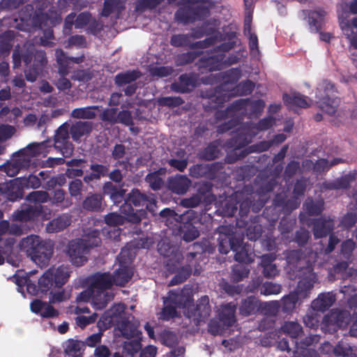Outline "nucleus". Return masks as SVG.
I'll list each match as a JSON object with an SVG mask.
<instances>
[{
  "mask_svg": "<svg viewBox=\"0 0 357 357\" xmlns=\"http://www.w3.org/2000/svg\"><path fill=\"white\" fill-rule=\"evenodd\" d=\"M128 250L123 249L121 252L119 260L121 266L116 271L114 278L107 273H97L91 277V287L82 292L77 297L79 301L87 302L91 300V303L96 309H102L108 301L113 298V294L107 291L112 284L122 286L130 279L132 272L126 264L130 260L126 259Z\"/></svg>",
  "mask_w": 357,
  "mask_h": 357,
  "instance_id": "f257e3e1",
  "label": "nucleus"
},
{
  "mask_svg": "<svg viewBox=\"0 0 357 357\" xmlns=\"http://www.w3.org/2000/svg\"><path fill=\"white\" fill-rule=\"evenodd\" d=\"M125 307L122 304L115 305L109 312L105 315L98 322V326L100 330L105 329L111 324H116L121 333L128 340L125 342L124 350L131 354L137 353L141 348L140 335L129 321V317H127L124 312Z\"/></svg>",
  "mask_w": 357,
  "mask_h": 357,
  "instance_id": "f03ea898",
  "label": "nucleus"
},
{
  "mask_svg": "<svg viewBox=\"0 0 357 357\" xmlns=\"http://www.w3.org/2000/svg\"><path fill=\"white\" fill-rule=\"evenodd\" d=\"M182 297L181 295L170 294L165 301V307L160 314L162 319L168 320L177 315L176 307L184 309V314L189 318L193 317L195 320H199L208 314V298H202L196 308L190 298H187L183 305L181 303Z\"/></svg>",
  "mask_w": 357,
  "mask_h": 357,
  "instance_id": "7ed1b4c3",
  "label": "nucleus"
},
{
  "mask_svg": "<svg viewBox=\"0 0 357 357\" xmlns=\"http://www.w3.org/2000/svg\"><path fill=\"white\" fill-rule=\"evenodd\" d=\"M70 271L66 266L52 267L46 271L38 280V288L42 292L50 291V301L52 303L61 302L66 299L67 295L63 291H54L60 288L68 280Z\"/></svg>",
  "mask_w": 357,
  "mask_h": 357,
  "instance_id": "20e7f679",
  "label": "nucleus"
},
{
  "mask_svg": "<svg viewBox=\"0 0 357 357\" xmlns=\"http://www.w3.org/2000/svg\"><path fill=\"white\" fill-rule=\"evenodd\" d=\"M20 248L31 257L38 266L47 264L52 257L53 243L51 241H43L38 236H29L20 243Z\"/></svg>",
  "mask_w": 357,
  "mask_h": 357,
  "instance_id": "39448f33",
  "label": "nucleus"
},
{
  "mask_svg": "<svg viewBox=\"0 0 357 357\" xmlns=\"http://www.w3.org/2000/svg\"><path fill=\"white\" fill-rule=\"evenodd\" d=\"M100 243L96 231L85 234L82 239L73 241L70 243L68 254L73 264L81 266L86 261V255L90 248L97 246Z\"/></svg>",
  "mask_w": 357,
  "mask_h": 357,
  "instance_id": "423d86ee",
  "label": "nucleus"
},
{
  "mask_svg": "<svg viewBox=\"0 0 357 357\" xmlns=\"http://www.w3.org/2000/svg\"><path fill=\"white\" fill-rule=\"evenodd\" d=\"M45 147V144L44 143L33 144L27 146L25 150L15 155L11 160L4 167L6 174L9 176H14L20 169L28 167L31 155H45L46 153V151H43Z\"/></svg>",
  "mask_w": 357,
  "mask_h": 357,
  "instance_id": "0eeeda50",
  "label": "nucleus"
},
{
  "mask_svg": "<svg viewBox=\"0 0 357 357\" xmlns=\"http://www.w3.org/2000/svg\"><path fill=\"white\" fill-rule=\"evenodd\" d=\"M39 185V179L35 176L30 175L28 178H17L1 184L0 190L5 194L9 200L15 201L22 197V190L23 188H36Z\"/></svg>",
  "mask_w": 357,
  "mask_h": 357,
  "instance_id": "6e6552de",
  "label": "nucleus"
},
{
  "mask_svg": "<svg viewBox=\"0 0 357 357\" xmlns=\"http://www.w3.org/2000/svg\"><path fill=\"white\" fill-rule=\"evenodd\" d=\"M146 199L144 196L139 191H133L128 198V202L125 204L121 210L126 215V219L132 222H138L144 215V212L137 209H134L130 206L132 204L135 206L144 205Z\"/></svg>",
  "mask_w": 357,
  "mask_h": 357,
  "instance_id": "1a4fd4ad",
  "label": "nucleus"
},
{
  "mask_svg": "<svg viewBox=\"0 0 357 357\" xmlns=\"http://www.w3.org/2000/svg\"><path fill=\"white\" fill-rule=\"evenodd\" d=\"M308 273L307 278L299 282L296 292L291 293L288 296L284 298L283 302L285 310H289L294 308L299 299L307 296V291L310 289L314 284L313 274L310 270H308Z\"/></svg>",
  "mask_w": 357,
  "mask_h": 357,
  "instance_id": "9d476101",
  "label": "nucleus"
},
{
  "mask_svg": "<svg viewBox=\"0 0 357 357\" xmlns=\"http://www.w3.org/2000/svg\"><path fill=\"white\" fill-rule=\"evenodd\" d=\"M235 305L231 303L222 305L219 310V319L222 327L216 325L215 322H211L209 326V331L214 335L222 334L225 331V326H230L235 322L234 317Z\"/></svg>",
  "mask_w": 357,
  "mask_h": 357,
  "instance_id": "9b49d317",
  "label": "nucleus"
},
{
  "mask_svg": "<svg viewBox=\"0 0 357 357\" xmlns=\"http://www.w3.org/2000/svg\"><path fill=\"white\" fill-rule=\"evenodd\" d=\"M68 129L65 125L59 128L55 135V149L59 150L62 155L66 157H70L73 151L72 144L68 141Z\"/></svg>",
  "mask_w": 357,
  "mask_h": 357,
  "instance_id": "f8f14e48",
  "label": "nucleus"
},
{
  "mask_svg": "<svg viewBox=\"0 0 357 357\" xmlns=\"http://www.w3.org/2000/svg\"><path fill=\"white\" fill-rule=\"evenodd\" d=\"M32 273V272H30L28 275L23 271H17L13 278V281L18 286L17 291L23 296H24L23 289L24 286L26 287V290L29 294L33 295L38 294V289H36V285L33 284L29 278V275H31Z\"/></svg>",
  "mask_w": 357,
  "mask_h": 357,
  "instance_id": "ddd939ff",
  "label": "nucleus"
},
{
  "mask_svg": "<svg viewBox=\"0 0 357 357\" xmlns=\"http://www.w3.org/2000/svg\"><path fill=\"white\" fill-rule=\"evenodd\" d=\"M349 313L347 312H332L329 316L324 318V322L326 326H334L335 330L336 327H344L349 323Z\"/></svg>",
  "mask_w": 357,
  "mask_h": 357,
  "instance_id": "4468645a",
  "label": "nucleus"
},
{
  "mask_svg": "<svg viewBox=\"0 0 357 357\" xmlns=\"http://www.w3.org/2000/svg\"><path fill=\"white\" fill-rule=\"evenodd\" d=\"M31 310L36 313L39 314L43 317H53L58 314V312L52 306L40 300L33 301L30 305Z\"/></svg>",
  "mask_w": 357,
  "mask_h": 357,
  "instance_id": "2eb2a0df",
  "label": "nucleus"
},
{
  "mask_svg": "<svg viewBox=\"0 0 357 357\" xmlns=\"http://www.w3.org/2000/svg\"><path fill=\"white\" fill-rule=\"evenodd\" d=\"M333 302V295L330 294H321L313 301L312 307L317 310L324 311L331 306Z\"/></svg>",
  "mask_w": 357,
  "mask_h": 357,
  "instance_id": "dca6fc26",
  "label": "nucleus"
},
{
  "mask_svg": "<svg viewBox=\"0 0 357 357\" xmlns=\"http://www.w3.org/2000/svg\"><path fill=\"white\" fill-rule=\"evenodd\" d=\"M84 349V343L82 342L70 340L65 343V352L69 357L83 354Z\"/></svg>",
  "mask_w": 357,
  "mask_h": 357,
  "instance_id": "f3484780",
  "label": "nucleus"
},
{
  "mask_svg": "<svg viewBox=\"0 0 357 357\" xmlns=\"http://www.w3.org/2000/svg\"><path fill=\"white\" fill-rule=\"evenodd\" d=\"M69 224L68 216L63 215L51 221L47 226V230L49 232H58L65 229Z\"/></svg>",
  "mask_w": 357,
  "mask_h": 357,
  "instance_id": "a211bd4d",
  "label": "nucleus"
},
{
  "mask_svg": "<svg viewBox=\"0 0 357 357\" xmlns=\"http://www.w3.org/2000/svg\"><path fill=\"white\" fill-rule=\"evenodd\" d=\"M38 207L36 206H31L22 211H17L14 214V217L16 220L20 221H27L36 217L38 215Z\"/></svg>",
  "mask_w": 357,
  "mask_h": 357,
  "instance_id": "6ab92c4d",
  "label": "nucleus"
},
{
  "mask_svg": "<svg viewBox=\"0 0 357 357\" xmlns=\"http://www.w3.org/2000/svg\"><path fill=\"white\" fill-rule=\"evenodd\" d=\"M231 249L236 252L235 259L236 261L250 263L253 261L251 253H249V250L246 247H243L240 250L237 248L233 242H231Z\"/></svg>",
  "mask_w": 357,
  "mask_h": 357,
  "instance_id": "aec40b11",
  "label": "nucleus"
},
{
  "mask_svg": "<svg viewBox=\"0 0 357 357\" xmlns=\"http://www.w3.org/2000/svg\"><path fill=\"white\" fill-rule=\"evenodd\" d=\"M283 99L289 105H296L299 107H306L309 105L306 98L300 94L284 95Z\"/></svg>",
  "mask_w": 357,
  "mask_h": 357,
  "instance_id": "412c9836",
  "label": "nucleus"
},
{
  "mask_svg": "<svg viewBox=\"0 0 357 357\" xmlns=\"http://www.w3.org/2000/svg\"><path fill=\"white\" fill-rule=\"evenodd\" d=\"M99 109L97 107H88L76 109L73 112V116L80 119H92L96 116Z\"/></svg>",
  "mask_w": 357,
  "mask_h": 357,
  "instance_id": "4be33fe9",
  "label": "nucleus"
},
{
  "mask_svg": "<svg viewBox=\"0 0 357 357\" xmlns=\"http://www.w3.org/2000/svg\"><path fill=\"white\" fill-rule=\"evenodd\" d=\"M72 137L75 140H78L82 136L87 134L91 130V126L88 123H77L71 128Z\"/></svg>",
  "mask_w": 357,
  "mask_h": 357,
  "instance_id": "5701e85b",
  "label": "nucleus"
},
{
  "mask_svg": "<svg viewBox=\"0 0 357 357\" xmlns=\"http://www.w3.org/2000/svg\"><path fill=\"white\" fill-rule=\"evenodd\" d=\"M259 307V302L255 298H248L243 303L240 308L241 312L245 315H249Z\"/></svg>",
  "mask_w": 357,
  "mask_h": 357,
  "instance_id": "b1692460",
  "label": "nucleus"
},
{
  "mask_svg": "<svg viewBox=\"0 0 357 357\" xmlns=\"http://www.w3.org/2000/svg\"><path fill=\"white\" fill-rule=\"evenodd\" d=\"M282 331L291 337H296L301 333V326L294 321L286 322L282 326Z\"/></svg>",
  "mask_w": 357,
  "mask_h": 357,
  "instance_id": "393cba45",
  "label": "nucleus"
},
{
  "mask_svg": "<svg viewBox=\"0 0 357 357\" xmlns=\"http://www.w3.org/2000/svg\"><path fill=\"white\" fill-rule=\"evenodd\" d=\"M189 186V181L186 178H176L174 183L172 184V188L177 194H183Z\"/></svg>",
  "mask_w": 357,
  "mask_h": 357,
  "instance_id": "a878e982",
  "label": "nucleus"
},
{
  "mask_svg": "<svg viewBox=\"0 0 357 357\" xmlns=\"http://www.w3.org/2000/svg\"><path fill=\"white\" fill-rule=\"evenodd\" d=\"M139 76L137 72H126L125 73L119 74L116 76V82L119 85L130 83V82L136 79Z\"/></svg>",
  "mask_w": 357,
  "mask_h": 357,
  "instance_id": "bb28decb",
  "label": "nucleus"
},
{
  "mask_svg": "<svg viewBox=\"0 0 357 357\" xmlns=\"http://www.w3.org/2000/svg\"><path fill=\"white\" fill-rule=\"evenodd\" d=\"M124 221L125 218L116 213H110L105 217V222L109 227H116L123 225Z\"/></svg>",
  "mask_w": 357,
  "mask_h": 357,
  "instance_id": "cd10ccee",
  "label": "nucleus"
},
{
  "mask_svg": "<svg viewBox=\"0 0 357 357\" xmlns=\"http://www.w3.org/2000/svg\"><path fill=\"white\" fill-rule=\"evenodd\" d=\"M121 8V2L120 0H105L102 14V15L107 16L114 9H119Z\"/></svg>",
  "mask_w": 357,
  "mask_h": 357,
  "instance_id": "c85d7f7f",
  "label": "nucleus"
},
{
  "mask_svg": "<svg viewBox=\"0 0 357 357\" xmlns=\"http://www.w3.org/2000/svg\"><path fill=\"white\" fill-rule=\"evenodd\" d=\"M162 170H160L159 172L151 173L146 176L147 182L153 190L159 189L162 184V179L159 176Z\"/></svg>",
  "mask_w": 357,
  "mask_h": 357,
  "instance_id": "c756f323",
  "label": "nucleus"
},
{
  "mask_svg": "<svg viewBox=\"0 0 357 357\" xmlns=\"http://www.w3.org/2000/svg\"><path fill=\"white\" fill-rule=\"evenodd\" d=\"M84 206L87 209L96 210L101 206V197L100 195H93L88 197L84 202Z\"/></svg>",
  "mask_w": 357,
  "mask_h": 357,
  "instance_id": "7c9ffc66",
  "label": "nucleus"
},
{
  "mask_svg": "<svg viewBox=\"0 0 357 357\" xmlns=\"http://www.w3.org/2000/svg\"><path fill=\"white\" fill-rule=\"evenodd\" d=\"M264 295L278 294L280 292V286L271 282L264 283L260 289Z\"/></svg>",
  "mask_w": 357,
  "mask_h": 357,
  "instance_id": "2f4dec72",
  "label": "nucleus"
},
{
  "mask_svg": "<svg viewBox=\"0 0 357 357\" xmlns=\"http://www.w3.org/2000/svg\"><path fill=\"white\" fill-rule=\"evenodd\" d=\"M271 257L264 255L263 257V266H264V273L268 277H273L277 275L278 270L275 264H266V259H269Z\"/></svg>",
  "mask_w": 357,
  "mask_h": 357,
  "instance_id": "473e14b6",
  "label": "nucleus"
},
{
  "mask_svg": "<svg viewBox=\"0 0 357 357\" xmlns=\"http://www.w3.org/2000/svg\"><path fill=\"white\" fill-rule=\"evenodd\" d=\"M338 105V101L337 100H333L331 102H328V100H324L320 102L321 109L325 112L329 114H333L335 112L336 108Z\"/></svg>",
  "mask_w": 357,
  "mask_h": 357,
  "instance_id": "72a5a7b5",
  "label": "nucleus"
},
{
  "mask_svg": "<svg viewBox=\"0 0 357 357\" xmlns=\"http://www.w3.org/2000/svg\"><path fill=\"white\" fill-rule=\"evenodd\" d=\"M15 133V128L10 126H0V142L11 137Z\"/></svg>",
  "mask_w": 357,
  "mask_h": 357,
  "instance_id": "f704fd0d",
  "label": "nucleus"
},
{
  "mask_svg": "<svg viewBox=\"0 0 357 357\" xmlns=\"http://www.w3.org/2000/svg\"><path fill=\"white\" fill-rule=\"evenodd\" d=\"M96 319L97 314L95 313L90 317L79 316L76 318V323L81 328H84L86 325L93 323Z\"/></svg>",
  "mask_w": 357,
  "mask_h": 357,
  "instance_id": "c9c22d12",
  "label": "nucleus"
},
{
  "mask_svg": "<svg viewBox=\"0 0 357 357\" xmlns=\"http://www.w3.org/2000/svg\"><path fill=\"white\" fill-rule=\"evenodd\" d=\"M48 195L43 191H35L29 195V199L35 202H45L47 200Z\"/></svg>",
  "mask_w": 357,
  "mask_h": 357,
  "instance_id": "e433bc0d",
  "label": "nucleus"
},
{
  "mask_svg": "<svg viewBox=\"0 0 357 357\" xmlns=\"http://www.w3.org/2000/svg\"><path fill=\"white\" fill-rule=\"evenodd\" d=\"M183 232V239L185 241H192L199 236V231L192 225H189Z\"/></svg>",
  "mask_w": 357,
  "mask_h": 357,
  "instance_id": "4c0bfd02",
  "label": "nucleus"
},
{
  "mask_svg": "<svg viewBox=\"0 0 357 357\" xmlns=\"http://www.w3.org/2000/svg\"><path fill=\"white\" fill-rule=\"evenodd\" d=\"M110 351L105 345H100L96 348L94 353L90 357H109Z\"/></svg>",
  "mask_w": 357,
  "mask_h": 357,
  "instance_id": "58836bf2",
  "label": "nucleus"
},
{
  "mask_svg": "<svg viewBox=\"0 0 357 357\" xmlns=\"http://www.w3.org/2000/svg\"><path fill=\"white\" fill-rule=\"evenodd\" d=\"M90 20V16L87 13H82L79 15L75 20V26L76 28H82Z\"/></svg>",
  "mask_w": 357,
  "mask_h": 357,
  "instance_id": "ea45409f",
  "label": "nucleus"
},
{
  "mask_svg": "<svg viewBox=\"0 0 357 357\" xmlns=\"http://www.w3.org/2000/svg\"><path fill=\"white\" fill-rule=\"evenodd\" d=\"M103 234L110 239L116 240L120 236V230L116 227L104 228Z\"/></svg>",
  "mask_w": 357,
  "mask_h": 357,
  "instance_id": "a19ab883",
  "label": "nucleus"
},
{
  "mask_svg": "<svg viewBox=\"0 0 357 357\" xmlns=\"http://www.w3.org/2000/svg\"><path fill=\"white\" fill-rule=\"evenodd\" d=\"M101 337L102 334L100 333L93 334L86 339L85 344L91 347H95L100 342Z\"/></svg>",
  "mask_w": 357,
  "mask_h": 357,
  "instance_id": "79ce46f5",
  "label": "nucleus"
},
{
  "mask_svg": "<svg viewBox=\"0 0 357 357\" xmlns=\"http://www.w3.org/2000/svg\"><path fill=\"white\" fill-rule=\"evenodd\" d=\"M341 26L344 34L349 38L351 45L357 48V36H350V32H351L350 26L347 24H343L342 23H341Z\"/></svg>",
  "mask_w": 357,
  "mask_h": 357,
  "instance_id": "37998d69",
  "label": "nucleus"
},
{
  "mask_svg": "<svg viewBox=\"0 0 357 357\" xmlns=\"http://www.w3.org/2000/svg\"><path fill=\"white\" fill-rule=\"evenodd\" d=\"M157 353L155 347L150 345L142 350L140 357H155Z\"/></svg>",
  "mask_w": 357,
  "mask_h": 357,
  "instance_id": "c03bdc74",
  "label": "nucleus"
},
{
  "mask_svg": "<svg viewBox=\"0 0 357 357\" xmlns=\"http://www.w3.org/2000/svg\"><path fill=\"white\" fill-rule=\"evenodd\" d=\"M82 183L79 180H75L70 184L69 190L70 194L73 196H76L81 189Z\"/></svg>",
  "mask_w": 357,
  "mask_h": 357,
  "instance_id": "a18cd8bd",
  "label": "nucleus"
},
{
  "mask_svg": "<svg viewBox=\"0 0 357 357\" xmlns=\"http://www.w3.org/2000/svg\"><path fill=\"white\" fill-rule=\"evenodd\" d=\"M169 163L170 165L175 167L180 171H183L187 165V163L184 160H171Z\"/></svg>",
  "mask_w": 357,
  "mask_h": 357,
  "instance_id": "49530a36",
  "label": "nucleus"
},
{
  "mask_svg": "<svg viewBox=\"0 0 357 357\" xmlns=\"http://www.w3.org/2000/svg\"><path fill=\"white\" fill-rule=\"evenodd\" d=\"M171 43L174 46H181L185 44V38L181 35L174 36L172 38Z\"/></svg>",
  "mask_w": 357,
  "mask_h": 357,
  "instance_id": "de8ad7c7",
  "label": "nucleus"
},
{
  "mask_svg": "<svg viewBox=\"0 0 357 357\" xmlns=\"http://www.w3.org/2000/svg\"><path fill=\"white\" fill-rule=\"evenodd\" d=\"M57 86L60 90H65L70 88V83L68 79L61 77L57 82Z\"/></svg>",
  "mask_w": 357,
  "mask_h": 357,
  "instance_id": "09e8293b",
  "label": "nucleus"
},
{
  "mask_svg": "<svg viewBox=\"0 0 357 357\" xmlns=\"http://www.w3.org/2000/svg\"><path fill=\"white\" fill-rule=\"evenodd\" d=\"M91 169L94 172L93 176L96 178H98L101 174H104L106 172V169L103 166L98 165H93Z\"/></svg>",
  "mask_w": 357,
  "mask_h": 357,
  "instance_id": "8fccbe9b",
  "label": "nucleus"
},
{
  "mask_svg": "<svg viewBox=\"0 0 357 357\" xmlns=\"http://www.w3.org/2000/svg\"><path fill=\"white\" fill-rule=\"evenodd\" d=\"M124 153V147L122 145H116L113 151V156L115 158H121Z\"/></svg>",
  "mask_w": 357,
  "mask_h": 357,
  "instance_id": "3c124183",
  "label": "nucleus"
},
{
  "mask_svg": "<svg viewBox=\"0 0 357 357\" xmlns=\"http://www.w3.org/2000/svg\"><path fill=\"white\" fill-rule=\"evenodd\" d=\"M273 123V119L272 118L264 119L259 123V128L261 130L267 129L272 126Z\"/></svg>",
  "mask_w": 357,
  "mask_h": 357,
  "instance_id": "603ef678",
  "label": "nucleus"
},
{
  "mask_svg": "<svg viewBox=\"0 0 357 357\" xmlns=\"http://www.w3.org/2000/svg\"><path fill=\"white\" fill-rule=\"evenodd\" d=\"M146 208L151 213H154L156 208L155 200L153 198H151L149 200H146L145 202Z\"/></svg>",
  "mask_w": 357,
  "mask_h": 357,
  "instance_id": "864d4df0",
  "label": "nucleus"
},
{
  "mask_svg": "<svg viewBox=\"0 0 357 357\" xmlns=\"http://www.w3.org/2000/svg\"><path fill=\"white\" fill-rule=\"evenodd\" d=\"M75 15L74 14H70L68 15V17L66 18L65 21V30L66 31L68 29H70V26L74 24H75Z\"/></svg>",
  "mask_w": 357,
  "mask_h": 357,
  "instance_id": "5fc2aeb1",
  "label": "nucleus"
},
{
  "mask_svg": "<svg viewBox=\"0 0 357 357\" xmlns=\"http://www.w3.org/2000/svg\"><path fill=\"white\" fill-rule=\"evenodd\" d=\"M189 271L188 270L185 271L183 275L180 277V276H176L175 278L173 279V280L171 282V284H176V283H178V282H183V280H185L188 276L189 275Z\"/></svg>",
  "mask_w": 357,
  "mask_h": 357,
  "instance_id": "6e6d98bb",
  "label": "nucleus"
},
{
  "mask_svg": "<svg viewBox=\"0 0 357 357\" xmlns=\"http://www.w3.org/2000/svg\"><path fill=\"white\" fill-rule=\"evenodd\" d=\"M304 322L307 326L310 328H313L317 324V320L314 318H311L309 316L304 318Z\"/></svg>",
  "mask_w": 357,
  "mask_h": 357,
  "instance_id": "4d7b16f0",
  "label": "nucleus"
},
{
  "mask_svg": "<svg viewBox=\"0 0 357 357\" xmlns=\"http://www.w3.org/2000/svg\"><path fill=\"white\" fill-rule=\"evenodd\" d=\"M70 43L73 45H82L84 43V40L82 36H76L71 38Z\"/></svg>",
  "mask_w": 357,
  "mask_h": 357,
  "instance_id": "13d9d810",
  "label": "nucleus"
},
{
  "mask_svg": "<svg viewBox=\"0 0 357 357\" xmlns=\"http://www.w3.org/2000/svg\"><path fill=\"white\" fill-rule=\"evenodd\" d=\"M243 86L245 88V90L243 91V93L247 94L252 91L254 88V84L252 82L248 81L243 84Z\"/></svg>",
  "mask_w": 357,
  "mask_h": 357,
  "instance_id": "bf43d9fd",
  "label": "nucleus"
},
{
  "mask_svg": "<svg viewBox=\"0 0 357 357\" xmlns=\"http://www.w3.org/2000/svg\"><path fill=\"white\" fill-rule=\"evenodd\" d=\"M110 178L116 182H119L121 179V174L118 170H114L110 173Z\"/></svg>",
  "mask_w": 357,
  "mask_h": 357,
  "instance_id": "052dcab7",
  "label": "nucleus"
},
{
  "mask_svg": "<svg viewBox=\"0 0 357 357\" xmlns=\"http://www.w3.org/2000/svg\"><path fill=\"white\" fill-rule=\"evenodd\" d=\"M115 114V112L113 109H109L105 112L103 114V119L107 121H112L114 120V115Z\"/></svg>",
  "mask_w": 357,
  "mask_h": 357,
  "instance_id": "680f3d73",
  "label": "nucleus"
},
{
  "mask_svg": "<svg viewBox=\"0 0 357 357\" xmlns=\"http://www.w3.org/2000/svg\"><path fill=\"white\" fill-rule=\"evenodd\" d=\"M250 47L252 50H255L257 47V38L255 35H250Z\"/></svg>",
  "mask_w": 357,
  "mask_h": 357,
  "instance_id": "e2e57ef3",
  "label": "nucleus"
},
{
  "mask_svg": "<svg viewBox=\"0 0 357 357\" xmlns=\"http://www.w3.org/2000/svg\"><path fill=\"white\" fill-rule=\"evenodd\" d=\"M111 199L116 203L120 201V199L123 197L122 192H114L110 195Z\"/></svg>",
  "mask_w": 357,
  "mask_h": 357,
  "instance_id": "0e129e2a",
  "label": "nucleus"
},
{
  "mask_svg": "<svg viewBox=\"0 0 357 357\" xmlns=\"http://www.w3.org/2000/svg\"><path fill=\"white\" fill-rule=\"evenodd\" d=\"M0 73L3 76L8 75V64L7 63H2L0 64Z\"/></svg>",
  "mask_w": 357,
  "mask_h": 357,
  "instance_id": "69168bd1",
  "label": "nucleus"
},
{
  "mask_svg": "<svg viewBox=\"0 0 357 357\" xmlns=\"http://www.w3.org/2000/svg\"><path fill=\"white\" fill-rule=\"evenodd\" d=\"M36 121V116L33 114L28 115L24 119V123L26 126L33 124Z\"/></svg>",
  "mask_w": 357,
  "mask_h": 357,
  "instance_id": "338daca9",
  "label": "nucleus"
},
{
  "mask_svg": "<svg viewBox=\"0 0 357 357\" xmlns=\"http://www.w3.org/2000/svg\"><path fill=\"white\" fill-rule=\"evenodd\" d=\"M10 97V89H2L0 91V99L1 100H6L9 98Z\"/></svg>",
  "mask_w": 357,
  "mask_h": 357,
  "instance_id": "774afa93",
  "label": "nucleus"
}]
</instances>
